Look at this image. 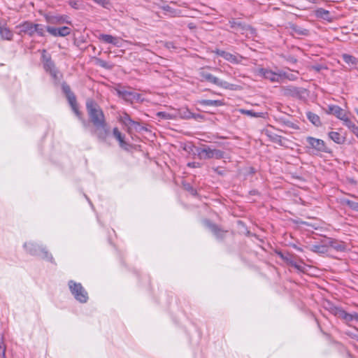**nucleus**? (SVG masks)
Listing matches in <instances>:
<instances>
[{
	"instance_id": "nucleus-58",
	"label": "nucleus",
	"mask_w": 358,
	"mask_h": 358,
	"mask_svg": "<svg viewBox=\"0 0 358 358\" xmlns=\"http://www.w3.org/2000/svg\"><path fill=\"white\" fill-rule=\"evenodd\" d=\"M354 318H355V320L358 322V313H354Z\"/></svg>"
},
{
	"instance_id": "nucleus-40",
	"label": "nucleus",
	"mask_w": 358,
	"mask_h": 358,
	"mask_svg": "<svg viewBox=\"0 0 358 358\" xmlns=\"http://www.w3.org/2000/svg\"><path fill=\"white\" fill-rule=\"evenodd\" d=\"M225 153L222 150L214 148L213 159H221L224 157Z\"/></svg>"
},
{
	"instance_id": "nucleus-57",
	"label": "nucleus",
	"mask_w": 358,
	"mask_h": 358,
	"mask_svg": "<svg viewBox=\"0 0 358 358\" xmlns=\"http://www.w3.org/2000/svg\"><path fill=\"white\" fill-rule=\"evenodd\" d=\"M163 9H164V10L169 11V10H170V9H171V7H170L169 6H168V5H167V6H164V7H163Z\"/></svg>"
},
{
	"instance_id": "nucleus-1",
	"label": "nucleus",
	"mask_w": 358,
	"mask_h": 358,
	"mask_svg": "<svg viewBox=\"0 0 358 358\" xmlns=\"http://www.w3.org/2000/svg\"><path fill=\"white\" fill-rule=\"evenodd\" d=\"M86 110L90 121L94 127L92 134L99 141L106 143L110 134V129L102 108L94 99H87Z\"/></svg>"
},
{
	"instance_id": "nucleus-46",
	"label": "nucleus",
	"mask_w": 358,
	"mask_h": 358,
	"mask_svg": "<svg viewBox=\"0 0 358 358\" xmlns=\"http://www.w3.org/2000/svg\"><path fill=\"white\" fill-rule=\"evenodd\" d=\"M68 3L73 8H80V1L78 0H69Z\"/></svg>"
},
{
	"instance_id": "nucleus-27",
	"label": "nucleus",
	"mask_w": 358,
	"mask_h": 358,
	"mask_svg": "<svg viewBox=\"0 0 358 358\" xmlns=\"http://www.w3.org/2000/svg\"><path fill=\"white\" fill-rule=\"evenodd\" d=\"M306 117L314 126L317 127L322 126V122L318 115L308 111L306 113Z\"/></svg>"
},
{
	"instance_id": "nucleus-2",
	"label": "nucleus",
	"mask_w": 358,
	"mask_h": 358,
	"mask_svg": "<svg viewBox=\"0 0 358 358\" xmlns=\"http://www.w3.org/2000/svg\"><path fill=\"white\" fill-rule=\"evenodd\" d=\"M24 248L30 255L34 256H41L43 259H45L52 263L54 262L52 255L42 245H39L34 242H28L24 244Z\"/></svg>"
},
{
	"instance_id": "nucleus-30",
	"label": "nucleus",
	"mask_w": 358,
	"mask_h": 358,
	"mask_svg": "<svg viewBox=\"0 0 358 358\" xmlns=\"http://www.w3.org/2000/svg\"><path fill=\"white\" fill-rule=\"evenodd\" d=\"M199 104L202 106H221L223 105V102L221 100H210V99H202L199 101Z\"/></svg>"
},
{
	"instance_id": "nucleus-60",
	"label": "nucleus",
	"mask_w": 358,
	"mask_h": 358,
	"mask_svg": "<svg viewBox=\"0 0 358 358\" xmlns=\"http://www.w3.org/2000/svg\"><path fill=\"white\" fill-rule=\"evenodd\" d=\"M356 112H357V115H358V110H356Z\"/></svg>"
},
{
	"instance_id": "nucleus-48",
	"label": "nucleus",
	"mask_w": 358,
	"mask_h": 358,
	"mask_svg": "<svg viewBox=\"0 0 358 358\" xmlns=\"http://www.w3.org/2000/svg\"><path fill=\"white\" fill-rule=\"evenodd\" d=\"M185 189L190 192L192 195L196 196L197 194V191L193 187L189 185H185Z\"/></svg>"
},
{
	"instance_id": "nucleus-49",
	"label": "nucleus",
	"mask_w": 358,
	"mask_h": 358,
	"mask_svg": "<svg viewBox=\"0 0 358 358\" xmlns=\"http://www.w3.org/2000/svg\"><path fill=\"white\" fill-rule=\"evenodd\" d=\"M192 118L194 119L195 120H197L199 122H201L204 119V117L201 114L192 113Z\"/></svg>"
},
{
	"instance_id": "nucleus-51",
	"label": "nucleus",
	"mask_w": 358,
	"mask_h": 358,
	"mask_svg": "<svg viewBox=\"0 0 358 358\" xmlns=\"http://www.w3.org/2000/svg\"><path fill=\"white\" fill-rule=\"evenodd\" d=\"M348 313H347L345 310H344L343 308L341 310L339 315L337 317L342 319L343 321H345L346 316Z\"/></svg>"
},
{
	"instance_id": "nucleus-47",
	"label": "nucleus",
	"mask_w": 358,
	"mask_h": 358,
	"mask_svg": "<svg viewBox=\"0 0 358 358\" xmlns=\"http://www.w3.org/2000/svg\"><path fill=\"white\" fill-rule=\"evenodd\" d=\"M157 115L159 117L164 119V120H169V119H171V115L167 113H166V112H158L157 113Z\"/></svg>"
},
{
	"instance_id": "nucleus-10",
	"label": "nucleus",
	"mask_w": 358,
	"mask_h": 358,
	"mask_svg": "<svg viewBox=\"0 0 358 358\" xmlns=\"http://www.w3.org/2000/svg\"><path fill=\"white\" fill-rule=\"evenodd\" d=\"M118 96L126 101L133 103L134 101H141V95L133 91H128L126 90L119 89L116 90Z\"/></svg>"
},
{
	"instance_id": "nucleus-5",
	"label": "nucleus",
	"mask_w": 358,
	"mask_h": 358,
	"mask_svg": "<svg viewBox=\"0 0 358 358\" xmlns=\"http://www.w3.org/2000/svg\"><path fill=\"white\" fill-rule=\"evenodd\" d=\"M306 141V148L313 150L316 154L321 152L329 153L331 152L330 149L327 146L326 143L322 139L316 138L313 136H307Z\"/></svg>"
},
{
	"instance_id": "nucleus-39",
	"label": "nucleus",
	"mask_w": 358,
	"mask_h": 358,
	"mask_svg": "<svg viewBox=\"0 0 358 358\" xmlns=\"http://www.w3.org/2000/svg\"><path fill=\"white\" fill-rule=\"evenodd\" d=\"M287 78L289 80H295L297 78V76L295 74L285 72L281 70V79Z\"/></svg>"
},
{
	"instance_id": "nucleus-14",
	"label": "nucleus",
	"mask_w": 358,
	"mask_h": 358,
	"mask_svg": "<svg viewBox=\"0 0 358 358\" xmlns=\"http://www.w3.org/2000/svg\"><path fill=\"white\" fill-rule=\"evenodd\" d=\"M98 38L105 43L112 44L115 47L119 48L122 45V39L120 38L113 36L110 34H101L98 36Z\"/></svg>"
},
{
	"instance_id": "nucleus-50",
	"label": "nucleus",
	"mask_w": 358,
	"mask_h": 358,
	"mask_svg": "<svg viewBox=\"0 0 358 358\" xmlns=\"http://www.w3.org/2000/svg\"><path fill=\"white\" fill-rule=\"evenodd\" d=\"M353 320H355L354 313H348V315L346 316V318H345L344 322L346 324H349V323L351 322Z\"/></svg>"
},
{
	"instance_id": "nucleus-56",
	"label": "nucleus",
	"mask_w": 358,
	"mask_h": 358,
	"mask_svg": "<svg viewBox=\"0 0 358 358\" xmlns=\"http://www.w3.org/2000/svg\"><path fill=\"white\" fill-rule=\"evenodd\" d=\"M293 248H294V249H296V250L299 251V252H302V251H303L302 248H301L298 247V246H297V245H293Z\"/></svg>"
},
{
	"instance_id": "nucleus-3",
	"label": "nucleus",
	"mask_w": 358,
	"mask_h": 358,
	"mask_svg": "<svg viewBox=\"0 0 358 358\" xmlns=\"http://www.w3.org/2000/svg\"><path fill=\"white\" fill-rule=\"evenodd\" d=\"M68 286L71 294L76 301L81 303L87 302L89 299L88 293L81 283L71 280L68 282Z\"/></svg>"
},
{
	"instance_id": "nucleus-6",
	"label": "nucleus",
	"mask_w": 358,
	"mask_h": 358,
	"mask_svg": "<svg viewBox=\"0 0 358 358\" xmlns=\"http://www.w3.org/2000/svg\"><path fill=\"white\" fill-rule=\"evenodd\" d=\"M199 76L201 77V81H207L224 89L231 90H234V85L231 84L227 81L220 80V78L214 76L213 74L207 71L201 70L199 72Z\"/></svg>"
},
{
	"instance_id": "nucleus-52",
	"label": "nucleus",
	"mask_w": 358,
	"mask_h": 358,
	"mask_svg": "<svg viewBox=\"0 0 358 358\" xmlns=\"http://www.w3.org/2000/svg\"><path fill=\"white\" fill-rule=\"evenodd\" d=\"M96 3L99 5L103 6V7H106L109 4L108 0H94Z\"/></svg>"
},
{
	"instance_id": "nucleus-12",
	"label": "nucleus",
	"mask_w": 358,
	"mask_h": 358,
	"mask_svg": "<svg viewBox=\"0 0 358 358\" xmlns=\"http://www.w3.org/2000/svg\"><path fill=\"white\" fill-rule=\"evenodd\" d=\"M120 121L128 127V132H130L131 129L138 131L143 129V127H140L139 122L133 120L127 113H124L122 115L120 116Z\"/></svg>"
},
{
	"instance_id": "nucleus-45",
	"label": "nucleus",
	"mask_w": 358,
	"mask_h": 358,
	"mask_svg": "<svg viewBox=\"0 0 358 358\" xmlns=\"http://www.w3.org/2000/svg\"><path fill=\"white\" fill-rule=\"evenodd\" d=\"M69 104H70L72 110H73V112L76 113V115L78 117H81V113L78 110L76 99H75V101H74V102L73 103H69Z\"/></svg>"
},
{
	"instance_id": "nucleus-13",
	"label": "nucleus",
	"mask_w": 358,
	"mask_h": 358,
	"mask_svg": "<svg viewBox=\"0 0 358 358\" xmlns=\"http://www.w3.org/2000/svg\"><path fill=\"white\" fill-rule=\"evenodd\" d=\"M204 224L212 231L217 239L224 238L225 234L227 232V231L220 228L218 225L212 223L210 220H204Z\"/></svg>"
},
{
	"instance_id": "nucleus-29",
	"label": "nucleus",
	"mask_w": 358,
	"mask_h": 358,
	"mask_svg": "<svg viewBox=\"0 0 358 358\" xmlns=\"http://www.w3.org/2000/svg\"><path fill=\"white\" fill-rule=\"evenodd\" d=\"M310 250L319 254H324L327 252V244L325 240L321 245H313L310 248Z\"/></svg>"
},
{
	"instance_id": "nucleus-53",
	"label": "nucleus",
	"mask_w": 358,
	"mask_h": 358,
	"mask_svg": "<svg viewBox=\"0 0 358 358\" xmlns=\"http://www.w3.org/2000/svg\"><path fill=\"white\" fill-rule=\"evenodd\" d=\"M287 61L290 63L295 64L297 62V59L294 57H289Z\"/></svg>"
},
{
	"instance_id": "nucleus-41",
	"label": "nucleus",
	"mask_w": 358,
	"mask_h": 358,
	"mask_svg": "<svg viewBox=\"0 0 358 358\" xmlns=\"http://www.w3.org/2000/svg\"><path fill=\"white\" fill-rule=\"evenodd\" d=\"M6 346L3 341L2 338H0V358L6 357Z\"/></svg>"
},
{
	"instance_id": "nucleus-36",
	"label": "nucleus",
	"mask_w": 358,
	"mask_h": 358,
	"mask_svg": "<svg viewBox=\"0 0 358 358\" xmlns=\"http://www.w3.org/2000/svg\"><path fill=\"white\" fill-rule=\"evenodd\" d=\"M343 122V124L347 127L351 131L355 126V124L348 117L347 113L344 115L343 118L341 119Z\"/></svg>"
},
{
	"instance_id": "nucleus-33",
	"label": "nucleus",
	"mask_w": 358,
	"mask_h": 358,
	"mask_svg": "<svg viewBox=\"0 0 358 358\" xmlns=\"http://www.w3.org/2000/svg\"><path fill=\"white\" fill-rule=\"evenodd\" d=\"M240 113L241 114L247 115L248 116L253 117H264L263 113H257L252 110L240 109Z\"/></svg>"
},
{
	"instance_id": "nucleus-8",
	"label": "nucleus",
	"mask_w": 358,
	"mask_h": 358,
	"mask_svg": "<svg viewBox=\"0 0 358 358\" xmlns=\"http://www.w3.org/2000/svg\"><path fill=\"white\" fill-rule=\"evenodd\" d=\"M229 24L231 29H234L237 31H241V34H244L246 31H249L252 35H255L256 34V29L254 27L235 19L229 20Z\"/></svg>"
},
{
	"instance_id": "nucleus-61",
	"label": "nucleus",
	"mask_w": 358,
	"mask_h": 358,
	"mask_svg": "<svg viewBox=\"0 0 358 358\" xmlns=\"http://www.w3.org/2000/svg\"><path fill=\"white\" fill-rule=\"evenodd\" d=\"M357 340H358V337H357Z\"/></svg>"
},
{
	"instance_id": "nucleus-38",
	"label": "nucleus",
	"mask_w": 358,
	"mask_h": 358,
	"mask_svg": "<svg viewBox=\"0 0 358 358\" xmlns=\"http://www.w3.org/2000/svg\"><path fill=\"white\" fill-rule=\"evenodd\" d=\"M59 36L64 37L71 34V29L68 27H62L58 29Z\"/></svg>"
},
{
	"instance_id": "nucleus-20",
	"label": "nucleus",
	"mask_w": 358,
	"mask_h": 358,
	"mask_svg": "<svg viewBox=\"0 0 358 358\" xmlns=\"http://www.w3.org/2000/svg\"><path fill=\"white\" fill-rule=\"evenodd\" d=\"M113 136L118 141L120 146L122 148L128 150V143L124 141V136L119 131L117 127L113 128Z\"/></svg>"
},
{
	"instance_id": "nucleus-17",
	"label": "nucleus",
	"mask_w": 358,
	"mask_h": 358,
	"mask_svg": "<svg viewBox=\"0 0 358 358\" xmlns=\"http://www.w3.org/2000/svg\"><path fill=\"white\" fill-rule=\"evenodd\" d=\"M326 113L327 114L334 115L339 120L343 119L344 115L347 113L345 110L337 105H329Z\"/></svg>"
},
{
	"instance_id": "nucleus-23",
	"label": "nucleus",
	"mask_w": 358,
	"mask_h": 358,
	"mask_svg": "<svg viewBox=\"0 0 358 358\" xmlns=\"http://www.w3.org/2000/svg\"><path fill=\"white\" fill-rule=\"evenodd\" d=\"M327 247L330 246L331 248L336 250L337 251H344L345 249V245L342 242H339L333 238H327Z\"/></svg>"
},
{
	"instance_id": "nucleus-25",
	"label": "nucleus",
	"mask_w": 358,
	"mask_h": 358,
	"mask_svg": "<svg viewBox=\"0 0 358 358\" xmlns=\"http://www.w3.org/2000/svg\"><path fill=\"white\" fill-rule=\"evenodd\" d=\"M329 138L337 144H343L345 142V137L337 131H330L328 134Z\"/></svg>"
},
{
	"instance_id": "nucleus-34",
	"label": "nucleus",
	"mask_w": 358,
	"mask_h": 358,
	"mask_svg": "<svg viewBox=\"0 0 358 358\" xmlns=\"http://www.w3.org/2000/svg\"><path fill=\"white\" fill-rule=\"evenodd\" d=\"M342 203L348 206L351 209L358 212V203L350 199H344L342 200Z\"/></svg>"
},
{
	"instance_id": "nucleus-32",
	"label": "nucleus",
	"mask_w": 358,
	"mask_h": 358,
	"mask_svg": "<svg viewBox=\"0 0 358 358\" xmlns=\"http://www.w3.org/2000/svg\"><path fill=\"white\" fill-rule=\"evenodd\" d=\"M278 122L282 126H285L287 127H289V128H291L293 129H299V127L297 124H296L295 123L292 122V121H290L287 119L280 117L278 120Z\"/></svg>"
},
{
	"instance_id": "nucleus-31",
	"label": "nucleus",
	"mask_w": 358,
	"mask_h": 358,
	"mask_svg": "<svg viewBox=\"0 0 358 358\" xmlns=\"http://www.w3.org/2000/svg\"><path fill=\"white\" fill-rule=\"evenodd\" d=\"M178 115L184 120L192 118V113L187 108H180L178 111Z\"/></svg>"
},
{
	"instance_id": "nucleus-4",
	"label": "nucleus",
	"mask_w": 358,
	"mask_h": 358,
	"mask_svg": "<svg viewBox=\"0 0 358 358\" xmlns=\"http://www.w3.org/2000/svg\"><path fill=\"white\" fill-rule=\"evenodd\" d=\"M41 61L44 70L48 73L55 80H59L60 78L59 71L56 67L50 55L48 54L45 50H43L42 51Z\"/></svg>"
},
{
	"instance_id": "nucleus-22",
	"label": "nucleus",
	"mask_w": 358,
	"mask_h": 358,
	"mask_svg": "<svg viewBox=\"0 0 358 358\" xmlns=\"http://www.w3.org/2000/svg\"><path fill=\"white\" fill-rule=\"evenodd\" d=\"M265 134L273 143H277L281 146L283 145L282 137L281 136L278 135L268 129L266 130Z\"/></svg>"
},
{
	"instance_id": "nucleus-21",
	"label": "nucleus",
	"mask_w": 358,
	"mask_h": 358,
	"mask_svg": "<svg viewBox=\"0 0 358 358\" xmlns=\"http://www.w3.org/2000/svg\"><path fill=\"white\" fill-rule=\"evenodd\" d=\"M62 90L63 92L65 94L66 99L69 101V103H73L76 99L75 94L71 92V87L66 83H63L62 84Z\"/></svg>"
},
{
	"instance_id": "nucleus-18",
	"label": "nucleus",
	"mask_w": 358,
	"mask_h": 358,
	"mask_svg": "<svg viewBox=\"0 0 358 358\" xmlns=\"http://www.w3.org/2000/svg\"><path fill=\"white\" fill-rule=\"evenodd\" d=\"M48 22L51 24H71V21L70 20V17L68 15H53L50 16L48 18Z\"/></svg>"
},
{
	"instance_id": "nucleus-11",
	"label": "nucleus",
	"mask_w": 358,
	"mask_h": 358,
	"mask_svg": "<svg viewBox=\"0 0 358 358\" xmlns=\"http://www.w3.org/2000/svg\"><path fill=\"white\" fill-rule=\"evenodd\" d=\"M214 53H215L217 55L221 57H223L225 60L232 64H239L243 59V57L239 54L233 55L230 52L220 49H216L215 50H214Z\"/></svg>"
},
{
	"instance_id": "nucleus-15",
	"label": "nucleus",
	"mask_w": 358,
	"mask_h": 358,
	"mask_svg": "<svg viewBox=\"0 0 358 358\" xmlns=\"http://www.w3.org/2000/svg\"><path fill=\"white\" fill-rule=\"evenodd\" d=\"M304 92L305 90L303 88L295 86H287L283 89L284 95L295 98L301 97Z\"/></svg>"
},
{
	"instance_id": "nucleus-37",
	"label": "nucleus",
	"mask_w": 358,
	"mask_h": 358,
	"mask_svg": "<svg viewBox=\"0 0 358 358\" xmlns=\"http://www.w3.org/2000/svg\"><path fill=\"white\" fill-rule=\"evenodd\" d=\"M45 27L41 24H34V34L36 33L40 36H45Z\"/></svg>"
},
{
	"instance_id": "nucleus-42",
	"label": "nucleus",
	"mask_w": 358,
	"mask_h": 358,
	"mask_svg": "<svg viewBox=\"0 0 358 358\" xmlns=\"http://www.w3.org/2000/svg\"><path fill=\"white\" fill-rule=\"evenodd\" d=\"M96 64L106 69H111V66H110L106 61L99 58L96 59Z\"/></svg>"
},
{
	"instance_id": "nucleus-19",
	"label": "nucleus",
	"mask_w": 358,
	"mask_h": 358,
	"mask_svg": "<svg viewBox=\"0 0 358 358\" xmlns=\"http://www.w3.org/2000/svg\"><path fill=\"white\" fill-rule=\"evenodd\" d=\"M20 34H26L29 36L34 35V23L26 21L18 26Z\"/></svg>"
},
{
	"instance_id": "nucleus-24",
	"label": "nucleus",
	"mask_w": 358,
	"mask_h": 358,
	"mask_svg": "<svg viewBox=\"0 0 358 358\" xmlns=\"http://www.w3.org/2000/svg\"><path fill=\"white\" fill-rule=\"evenodd\" d=\"M289 28L292 30L293 34H296L299 36H308L309 34V30L302 28L294 23H289Z\"/></svg>"
},
{
	"instance_id": "nucleus-55",
	"label": "nucleus",
	"mask_w": 358,
	"mask_h": 358,
	"mask_svg": "<svg viewBox=\"0 0 358 358\" xmlns=\"http://www.w3.org/2000/svg\"><path fill=\"white\" fill-rule=\"evenodd\" d=\"M214 171L219 175H223L224 173L222 171H220L218 167L214 169Z\"/></svg>"
},
{
	"instance_id": "nucleus-26",
	"label": "nucleus",
	"mask_w": 358,
	"mask_h": 358,
	"mask_svg": "<svg viewBox=\"0 0 358 358\" xmlns=\"http://www.w3.org/2000/svg\"><path fill=\"white\" fill-rule=\"evenodd\" d=\"M0 36L3 40L11 41L13 34L6 26L0 24Z\"/></svg>"
},
{
	"instance_id": "nucleus-28",
	"label": "nucleus",
	"mask_w": 358,
	"mask_h": 358,
	"mask_svg": "<svg viewBox=\"0 0 358 358\" xmlns=\"http://www.w3.org/2000/svg\"><path fill=\"white\" fill-rule=\"evenodd\" d=\"M315 15L317 17L322 18L323 20H327L329 22L331 21V20H332L330 12L327 10H325L324 8H320L316 10Z\"/></svg>"
},
{
	"instance_id": "nucleus-35",
	"label": "nucleus",
	"mask_w": 358,
	"mask_h": 358,
	"mask_svg": "<svg viewBox=\"0 0 358 358\" xmlns=\"http://www.w3.org/2000/svg\"><path fill=\"white\" fill-rule=\"evenodd\" d=\"M343 59L348 64L355 65L357 62V59L355 57L348 54L343 55Z\"/></svg>"
},
{
	"instance_id": "nucleus-43",
	"label": "nucleus",
	"mask_w": 358,
	"mask_h": 358,
	"mask_svg": "<svg viewBox=\"0 0 358 358\" xmlns=\"http://www.w3.org/2000/svg\"><path fill=\"white\" fill-rule=\"evenodd\" d=\"M341 309L342 308L340 307L331 305L329 308V310L331 314H333L336 317H338Z\"/></svg>"
},
{
	"instance_id": "nucleus-16",
	"label": "nucleus",
	"mask_w": 358,
	"mask_h": 358,
	"mask_svg": "<svg viewBox=\"0 0 358 358\" xmlns=\"http://www.w3.org/2000/svg\"><path fill=\"white\" fill-rule=\"evenodd\" d=\"M213 150L211 147L203 145L201 148L196 149L198 157L200 159H213Z\"/></svg>"
},
{
	"instance_id": "nucleus-9",
	"label": "nucleus",
	"mask_w": 358,
	"mask_h": 358,
	"mask_svg": "<svg viewBox=\"0 0 358 358\" xmlns=\"http://www.w3.org/2000/svg\"><path fill=\"white\" fill-rule=\"evenodd\" d=\"M259 75L269 80L272 83H280L281 70L274 72L270 69L261 68L258 70Z\"/></svg>"
},
{
	"instance_id": "nucleus-44",
	"label": "nucleus",
	"mask_w": 358,
	"mask_h": 358,
	"mask_svg": "<svg viewBox=\"0 0 358 358\" xmlns=\"http://www.w3.org/2000/svg\"><path fill=\"white\" fill-rule=\"evenodd\" d=\"M58 29H59V28H55V27H50V26H48L46 27V31L50 34H51L52 36H55V37L59 36Z\"/></svg>"
},
{
	"instance_id": "nucleus-7",
	"label": "nucleus",
	"mask_w": 358,
	"mask_h": 358,
	"mask_svg": "<svg viewBox=\"0 0 358 358\" xmlns=\"http://www.w3.org/2000/svg\"><path fill=\"white\" fill-rule=\"evenodd\" d=\"M279 256L283 259L288 265H290L295 268L300 272H305L306 271V265L304 264L303 260L300 259L301 264L296 261V256L287 253L284 255L282 252L278 253Z\"/></svg>"
},
{
	"instance_id": "nucleus-54",
	"label": "nucleus",
	"mask_w": 358,
	"mask_h": 358,
	"mask_svg": "<svg viewBox=\"0 0 358 358\" xmlns=\"http://www.w3.org/2000/svg\"><path fill=\"white\" fill-rule=\"evenodd\" d=\"M352 131L357 136H358V125H356L352 129Z\"/></svg>"
},
{
	"instance_id": "nucleus-59",
	"label": "nucleus",
	"mask_w": 358,
	"mask_h": 358,
	"mask_svg": "<svg viewBox=\"0 0 358 358\" xmlns=\"http://www.w3.org/2000/svg\"><path fill=\"white\" fill-rule=\"evenodd\" d=\"M188 166H192V164L191 163H189V164H188Z\"/></svg>"
}]
</instances>
